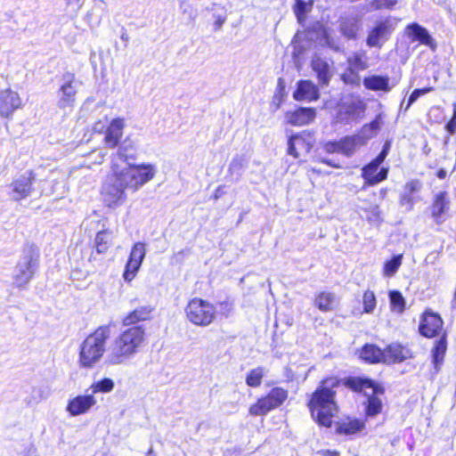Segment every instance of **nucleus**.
Listing matches in <instances>:
<instances>
[{
	"label": "nucleus",
	"mask_w": 456,
	"mask_h": 456,
	"mask_svg": "<svg viewBox=\"0 0 456 456\" xmlns=\"http://www.w3.org/2000/svg\"><path fill=\"white\" fill-rule=\"evenodd\" d=\"M146 255V247L142 242H136L132 247L128 261L126 265L123 278L126 281L130 282L136 276L141 265Z\"/></svg>",
	"instance_id": "12"
},
{
	"label": "nucleus",
	"mask_w": 456,
	"mask_h": 456,
	"mask_svg": "<svg viewBox=\"0 0 456 456\" xmlns=\"http://www.w3.org/2000/svg\"><path fill=\"white\" fill-rule=\"evenodd\" d=\"M364 428V423L358 419H350L338 423L337 432L345 435H354Z\"/></svg>",
	"instance_id": "35"
},
{
	"label": "nucleus",
	"mask_w": 456,
	"mask_h": 456,
	"mask_svg": "<svg viewBox=\"0 0 456 456\" xmlns=\"http://www.w3.org/2000/svg\"><path fill=\"white\" fill-rule=\"evenodd\" d=\"M397 0H374L371 2L370 5L372 8L378 10L382 8H392L395 4H396Z\"/></svg>",
	"instance_id": "47"
},
{
	"label": "nucleus",
	"mask_w": 456,
	"mask_h": 456,
	"mask_svg": "<svg viewBox=\"0 0 456 456\" xmlns=\"http://www.w3.org/2000/svg\"><path fill=\"white\" fill-rule=\"evenodd\" d=\"M78 86L79 83L73 73L63 75L62 84L57 91L56 105L59 109L65 110L74 107Z\"/></svg>",
	"instance_id": "10"
},
{
	"label": "nucleus",
	"mask_w": 456,
	"mask_h": 456,
	"mask_svg": "<svg viewBox=\"0 0 456 456\" xmlns=\"http://www.w3.org/2000/svg\"><path fill=\"white\" fill-rule=\"evenodd\" d=\"M387 153L386 152V151H381V152L373 160L380 166L387 158Z\"/></svg>",
	"instance_id": "53"
},
{
	"label": "nucleus",
	"mask_w": 456,
	"mask_h": 456,
	"mask_svg": "<svg viewBox=\"0 0 456 456\" xmlns=\"http://www.w3.org/2000/svg\"><path fill=\"white\" fill-rule=\"evenodd\" d=\"M446 128L451 134H454L456 131V103H454L453 117L452 120L446 125Z\"/></svg>",
	"instance_id": "50"
},
{
	"label": "nucleus",
	"mask_w": 456,
	"mask_h": 456,
	"mask_svg": "<svg viewBox=\"0 0 456 456\" xmlns=\"http://www.w3.org/2000/svg\"><path fill=\"white\" fill-rule=\"evenodd\" d=\"M348 67L357 71L365 70L368 68V56L364 50L352 53L347 58Z\"/></svg>",
	"instance_id": "33"
},
{
	"label": "nucleus",
	"mask_w": 456,
	"mask_h": 456,
	"mask_svg": "<svg viewBox=\"0 0 456 456\" xmlns=\"http://www.w3.org/2000/svg\"><path fill=\"white\" fill-rule=\"evenodd\" d=\"M432 87H426V88H422V89H415L411 94L410 95L409 99H408V102H407V105H406V110L414 102L417 101V99L419 97H420L421 95H424L429 92L432 91Z\"/></svg>",
	"instance_id": "46"
},
{
	"label": "nucleus",
	"mask_w": 456,
	"mask_h": 456,
	"mask_svg": "<svg viewBox=\"0 0 456 456\" xmlns=\"http://www.w3.org/2000/svg\"><path fill=\"white\" fill-rule=\"evenodd\" d=\"M121 39L124 40V41H127L128 40V35L126 33H123L121 35Z\"/></svg>",
	"instance_id": "60"
},
{
	"label": "nucleus",
	"mask_w": 456,
	"mask_h": 456,
	"mask_svg": "<svg viewBox=\"0 0 456 456\" xmlns=\"http://www.w3.org/2000/svg\"><path fill=\"white\" fill-rule=\"evenodd\" d=\"M297 101H315L319 98V91L316 86L308 80H302L297 83V88L293 94Z\"/></svg>",
	"instance_id": "22"
},
{
	"label": "nucleus",
	"mask_w": 456,
	"mask_h": 456,
	"mask_svg": "<svg viewBox=\"0 0 456 456\" xmlns=\"http://www.w3.org/2000/svg\"><path fill=\"white\" fill-rule=\"evenodd\" d=\"M383 352L385 353L384 362L386 363L403 362L408 357V350L398 344L388 346Z\"/></svg>",
	"instance_id": "30"
},
{
	"label": "nucleus",
	"mask_w": 456,
	"mask_h": 456,
	"mask_svg": "<svg viewBox=\"0 0 456 456\" xmlns=\"http://www.w3.org/2000/svg\"><path fill=\"white\" fill-rule=\"evenodd\" d=\"M384 354L383 350L375 345L367 344L361 351V358L370 363L384 362Z\"/></svg>",
	"instance_id": "32"
},
{
	"label": "nucleus",
	"mask_w": 456,
	"mask_h": 456,
	"mask_svg": "<svg viewBox=\"0 0 456 456\" xmlns=\"http://www.w3.org/2000/svg\"><path fill=\"white\" fill-rule=\"evenodd\" d=\"M312 6L313 0H296L293 11L299 23L303 24L305 20L306 13L311 11Z\"/></svg>",
	"instance_id": "37"
},
{
	"label": "nucleus",
	"mask_w": 456,
	"mask_h": 456,
	"mask_svg": "<svg viewBox=\"0 0 456 456\" xmlns=\"http://www.w3.org/2000/svg\"><path fill=\"white\" fill-rule=\"evenodd\" d=\"M393 30L394 27L389 19L378 22L368 34L366 39L367 45L381 48L384 43L388 40Z\"/></svg>",
	"instance_id": "13"
},
{
	"label": "nucleus",
	"mask_w": 456,
	"mask_h": 456,
	"mask_svg": "<svg viewBox=\"0 0 456 456\" xmlns=\"http://www.w3.org/2000/svg\"><path fill=\"white\" fill-rule=\"evenodd\" d=\"M363 310L365 313H372L376 307V297L374 292L371 290H367L363 294L362 298Z\"/></svg>",
	"instance_id": "44"
},
{
	"label": "nucleus",
	"mask_w": 456,
	"mask_h": 456,
	"mask_svg": "<svg viewBox=\"0 0 456 456\" xmlns=\"http://www.w3.org/2000/svg\"><path fill=\"white\" fill-rule=\"evenodd\" d=\"M221 190H222L221 186L217 187V189L216 190V192H215V195H214V199L215 200H217L219 198L220 193H221Z\"/></svg>",
	"instance_id": "59"
},
{
	"label": "nucleus",
	"mask_w": 456,
	"mask_h": 456,
	"mask_svg": "<svg viewBox=\"0 0 456 456\" xmlns=\"http://www.w3.org/2000/svg\"><path fill=\"white\" fill-rule=\"evenodd\" d=\"M405 33L413 42L418 41L432 50H435L436 47V43L428 29L418 23L409 24L405 28Z\"/></svg>",
	"instance_id": "18"
},
{
	"label": "nucleus",
	"mask_w": 456,
	"mask_h": 456,
	"mask_svg": "<svg viewBox=\"0 0 456 456\" xmlns=\"http://www.w3.org/2000/svg\"><path fill=\"white\" fill-rule=\"evenodd\" d=\"M337 304L336 295L332 292L322 291L314 298V305L322 312L333 311Z\"/></svg>",
	"instance_id": "31"
},
{
	"label": "nucleus",
	"mask_w": 456,
	"mask_h": 456,
	"mask_svg": "<svg viewBox=\"0 0 456 456\" xmlns=\"http://www.w3.org/2000/svg\"><path fill=\"white\" fill-rule=\"evenodd\" d=\"M104 157H105V154H102V153H101V159H100V161H99L100 163L103 160Z\"/></svg>",
	"instance_id": "62"
},
{
	"label": "nucleus",
	"mask_w": 456,
	"mask_h": 456,
	"mask_svg": "<svg viewBox=\"0 0 456 456\" xmlns=\"http://www.w3.org/2000/svg\"><path fill=\"white\" fill-rule=\"evenodd\" d=\"M323 149L328 153H340L339 141L328 142L324 144Z\"/></svg>",
	"instance_id": "48"
},
{
	"label": "nucleus",
	"mask_w": 456,
	"mask_h": 456,
	"mask_svg": "<svg viewBox=\"0 0 456 456\" xmlns=\"http://www.w3.org/2000/svg\"><path fill=\"white\" fill-rule=\"evenodd\" d=\"M110 327L102 325L89 334L80 344L78 364L84 369L94 368L107 354Z\"/></svg>",
	"instance_id": "4"
},
{
	"label": "nucleus",
	"mask_w": 456,
	"mask_h": 456,
	"mask_svg": "<svg viewBox=\"0 0 456 456\" xmlns=\"http://www.w3.org/2000/svg\"><path fill=\"white\" fill-rule=\"evenodd\" d=\"M35 177L31 171L27 172L18 178L14 179L11 183L12 198L15 201H20L28 197L33 190L32 184Z\"/></svg>",
	"instance_id": "15"
},
{
	"label": "nucleus",
	"mask_w": 456,
	"mask_h": 456,
	"mask_svg": "<svg viewBox=\"0 0 456 456\" xmlns=\"http://www.w3.org/2000/svg\"><path fill=\"white\" fill-rule=\"evenodd\" d=\"M112 232L109 230H103L97 232L95 236V248L98 254H103L108 251L111 244Z\"/></svg>",
	"instance_id": "34"
},
{
	"label": "nucleus",
	"mask_w": 456,
	"mask_h": 456,
	"mask_svg": "<svg viewBox=\"0 0 456 456\" xmlns=\"http://www.w3.org/2000/svg\"><path fill=\"white\" fill-rule=\"evenodd\" d=\"M443 321L438 314L426 312L419 325V332L427 338L436 336L442 329Z\"/></svg>",
	"instance_id": "20"
},
{
	"label": "nucleus",
	"mask_w": 456,
	"mask_h": 456,
	"mask_svg": "<svg viewBox=\"0 0 456 456\" xmlns=\"http://www.w3.org/2000/svg\"><path fill=\"white\" fill-rule=\"evenodd\" d=\"M364 138L359 134L346 136L339 141L340 153L350 157L357 148L364 145Z\"/></svg>",
	"instance_id": "26"
},
{
	"label": "nucleus",
	"mask_w": 456,
	"mask_h": 456,
	"mask_svg": "<svg viewBox=\"0 0 456 456\" xmlns=\"http://www.w3.org/2000/svg\"><path fill=\"white\" fill-rule=\"evenodd\" d=\"M145 337V329L142 326L126 329L111 342L104 357V363L109 366L126 363L142 347Z\"/></svg>",
	"instance_id": "2"
},
{
	"label": "nucleus",
	"mask_w": 456,
	"mask_h": 456,
	"mask_svg": "<svg viewBox=\"0 0 456 456\" xmlns=\"http://www.w3.org/2000/svg\"><path fill=\"white\" fill-rule=\"evenodd\" d=\"M50 396V390L47 387L40 386L34 387L32 390V395L28 403H37L43 400L47 399Z\"/></svg>",
	"instance_id": "42"
},
{
	"label": "nucleus",
	"mask_w": 456,
	"mask_h": 456,
	"mask_svg": "<svg viewBox=\"0 0 456 456\" xmlns=\"http://www.w3.org/2000/svg\"><path fill=\"white\" fill-rule=\"evenodd\" d=\"M338 385L335 379L322 381V386L312 395L308 403L313 418L323 427H330L332 419L338 411L335 403V392L330 388Z\"/></svg>",
	"instance_id": "3"
},
{
	"label": "nucleus",
	"mask_w": 456,
	"mask_h": 456,
	"mask_svg": "<svg viewBox=\"0 0 456 456\" xmlns=\"http://www.w3.org/2000/svg\"><path fill=\"white\" fill-rule=\"evenodd\" d=\"M316 117V110L314 108H298L285 113V121L292 126H305L313 122Z\"/></svg>",
	"instance_id": "19"
},
{
	"label": "nucleus",
	"mask_w": 456,
	"mask_h": 456,
	"mask_svg": "<svg viewBox=\"0 0 456 456\" xmlns=\"http://www.w3.org/2000/svg\"><path fill=\"white\" fill-rule=\"evenodd\" d=\"M347 386L356 392H363L367 397L366 414L367 416H376L381 412L382 400L379 395L384 394V388L375 385L370 379L362 378H350L346 381Z\"/></svg>",
	"instance_id": "6"
},
{
	"label": "nucleus",
	"mask_w": 456,
	"mask_h": 456,
	"mask_svg": "<svg viewBox=\"0 0 456 456\" xmlns=\"http://www.w3.org/2000/svg\"><path fill=\"white\" fill-rule=\"evenodd\" d=\"M185 313L188 320L193 324L208 326L215 318L216 309L208 301L195 297L188 303Z\"/></svg>",
	"instance_id": "8"
},
{
	"label": "nucleus",
	"mask_w": 456,
	"mask_h": 456,
	"mask_svg": "<svg viewBox=\"0 0 456 456\" xmlns=\"http://www.w3.org/2000/svg\"><path fill=\"white\" fill-rule=\"evenodd\" d=\"M312 68L317 74L319 81L327 85L331 77L330 63L325 59L316 55L312 60Z\"/></svg>",
	"instance_id": "24"
},
{
	"label": "nucleus",
	"mask_w": 456,
	"mask_h": 456,
	"mask_svg": "<svg viewBox=\"0 0 456 456\" xmlns=\"http://www.w3.org/2000/svg\"><path fill=\"white\" fill-rule=\"evenodd\" d=\"M379 165L372 160L362 169V176L368 185H375L387 179L388 169L382 167L377 172Z\"/></svg>",
	"instance_id": "21"
},
{
	"label": "nucleus",
	"mask_w": 456,
	"mask_h": 456,
	"mask_svg": "<svg viewBox=\"0 0 456 456\" xmlns=\"http://www.w3.org/2000/svg\"><path fill=\"white\" fill-rule=\"evenodd\" d=\"M366 110V103L358 94H348L341 99L338 106L336 122L349 124L360 118Z\"/></svg>",
	"instance_id": "7"
},
{
	"label": "nucleus",
	"mask_w": 456,
	"mask_h": 456,
	"mask_svg": "<svg viewBox=\"0 0 456 456\" xmlns=\"http://www.w3.org/2000/svg\"><path fill=\"white\" fill-rule=\"evenodd\" d=\"M312 144L306 141L304 134L291 135L288 142V153L298 158L302 152H308Z\"/></svg>",
	"instance_id": "23"
},
{
	"label": "nucleus",
	"mask_w": 456,
	"mask_h": 456,
	"mask_svg": "<svg viewBox=\"0 0 456 456\" xmlns=\"http://www.w3.org/2000/svg\"><path fill=\"white\" fill-rule=\"evenodd\" d=\"M357 70L352 69L349 67L342 75V80L348 85H356L358 86L361 81V77L358 75Z\"/></svg>",
	"instance_id": "45"
},
{
	"label": "nucleus",
	"mask_w": 456,
	"mask_h": 456,
	"mask_svg": "<svg viewBox=\"0 0 456 456\" xmlns=\"http://www.w3.org/2000/svg\"><path fill=\"white\" fill-rule=\"evenodd\" d=\"M322 452L325 456H340L339 452L337 451L325 450L322 451Z\"/></svg>",
	"instance_id": "54"
},
{
	"label": "nucleus",
	"mask_w": 456,
	"mask_h": 456,
	"mask_svg": "<svg viewBox=\"0 0 456 456\" xmlns=\"http://www.w3.org/2000/svg\"><path fill=\"white\" fill-rule=\"evenodd\" d=\"M134 159L132 154L128 153L127 147L121 145L118 148V151L111 157L110 170L113 171L114 164L121 167H130L134 171L140 174H145L147 172H152V179L155 177L157 173V167L155 165L151 163L143 164H131L130 160Z\"/></svg>",
	"instance_id": "11"
},
{
	"label": "nucleus",
	"mask_w": 456,
	"mask_h": 456,
	"mask_svg": "<svg viewBox=\"0 0 456 456\" xmlns=\"http://www.w3.org/2000/svg\"><path fill=\"white\" fill-rule=\"evenodd\" d=\"M22 107V100L19 94L12 89L0 91V116L12 118L14 111Z\"/></svg>",
	"instance_id": "14"
},
{
	"label": "nucleus",
	"mask_w": 456,
	"mask_h": 456,
	"mask_svg": "<svg viewBox=\"0 0 456 456\" xmlns=\"http://www.w3.org/2000/svg\"><path fill=\"white\" fill-rule=\"evenodd\" d=\"M419 189V183L418 181H411L406 183L404 191L412 195V193Z\"/></svg>",
	"instance_id": "49"
},
{
	"label": "nucleus",
	"mask_w": 456,
	"mask_h": 456,
	"mask_svg": "<svg viewBox=\"0 0 456 456\" xmlns=\"http://www.w3.org/2000/svg\"><path fill=\"white\" fill-rule=\"evenodd\" d=\"M382 115L379 114L374 120L370 123L364 125L359 134L360 136L364 138V143L372 138L380 129Z\"/></svg>",
	"instance_id": "36"
},
{
	"label": "nucleus",
	"mask_w": 456,
	"mask_h": 456,
	"mask_svg": "<svg viewBox=\"0 0 456 456\" xmlns=\"http://www.w3.org/2000/svg\"><path fill=\"white\" fill-rule=\"evenodd\" d=\"M322 163L324 164H327L328 166H330V167H336V168H338L340 167L339 165L332 162L331 160L328 159H322L321 160Z\"/></svg>",
	"instance_id": "55"
},
{
	"label": "nucleus",
	"mask_w": 456,
	"mask_h": 456,
	"mask_svg": "<svg viewBox=\"0 0 456 456\" xmlns=\"http://www.w3.org/2000/svg\"><path fill=\"white\" fill-rule=\"evenodd\" d=\"M390 142H386L384 146H383V149L382 151H386V152L388 154V151L390 150Z\"/></svg>",
	"instance_id": "58"
},
{
	"label": "nucleus",
	"mask_w": 456,
	"mask_h": 456,
	"mask_svg": "<svg viewBox=\"0 0 456 456\" xmlns=\"http://www.w3.org/2000/svg\"><path fill=\"white\" fill-rule=\"evenodd\" d=\"M153 308L151 305L139 306L130 312L124 319V325H134L139 322L149 320L151 316Z\"/></svg>",
	"instance_id": "27"
},
{
	"label": "nucleus",
	"mask_w": 456,
	"mask_h": 456,
	"mask_svg": "<svg viewBox=\"0 0 456 456\" xmlns=\"http://www.w3.org/2000/svg\"><path fill=\"white\" fill-rule=\"evenodd\" d=\"M102 128H103V125L101 122L96 123L94 125V131H99L100 132Z\"/></svg>",
	"instance_id": "57"
},
{
	"label": "nucleus",
	"mask_w": 456,
	"mask_h": 456,
	"mask_svg": "<svg viewBox=\"0 0 456 456\" xmlns=\"http://www.w3.org/2000/svg\"><path fill=\"white\" fill-rule=\"evenodd\" d=\"M39 249L34 244H27L15 266L13 281L18 288H25L33 278L39 262Z\"/></svg>",
	"instance_id": "5"
},
{
	"label": "nucleus",
	"mask_w": 456,
	"mask_h": 456,
	"mask_svg": "<svg viewBox=\"0 0 456 456\" xmlns=\"http://www.w3.org/2000/svg\"><path fill=\"white\" fill-rule=\"evenodd\" d=\"M288 398V391L282 387L273 388L266 396L257 400L249 407V414L252 416H263L270 411L281 406Z\"/></svg>",
	"instance_id": "9"
},
{
	"label": "nucleus",
	"mask_w": 456,
	"mask_h": 456,
	"mask_svg": "<svg viewBox=\"0 0 456 456\" xmlns=\"http://www.w3.org/2000/svg\"><path fill=\"white\" fill-rule=\"evenodd\" d=\"M389 299L391 308L398 313H403L405 309V299L402 293L397 290H391L389 292Z\"/></svg>",
	"instance_id": "40"
},
{
	"label": "nucleus",
	"mask_w": 456,
	"mask_h": 456,
	"mask_svg": "<svg viewBox=\"0 0 456 456\" xmlns=\"http://www.w3.org/2000/svg\"><path fill=\"white\" fill-rule=\"evenodd\" d=\"M446 351V341L444 338H441L436 344L434 349L432 350L433 362L435 364L436 369H438V366L442 363L444 360V356Z\"/></svg>",
	"instance_id": "38"
},
{
	"label": "nucleus",
	"mask_w": 456,
	"mask_h": 456,
	"mask_svg": "<svg viewBox=\"0 0 456 456\" xmlns=\"http://www.w3.org/2000/svg\"><path fill=\"white\" fill-rule=\"evenodd\" d=\"M93 394L98 392L109 393L114 388V382L109 378H105L100 381L94 383L91 387Z\"/></svg>",
	"instance_id": "43"
},
{
	"label": "nucleus",
	"mask_w": 456,
	"mask_h": 456,
	"mask_svg": "<svg viewBox=\"0 0 456 456\" xmlns=\"http://www.w3.org/2000/svg\"><path fill=\"white\" fill-rule=\"evenodd\" d=\"M96 403L94 395H77L69 400L66 411L72 416H79L86 413Z\"/></svg>",
	"instance_id": "16"
},
{
	"label": "nucleus",
	"mask_w": 456,
	"mask_h": 456,
	"mask_svg": "<svg viewBox=\"0 0 456 456\" xmlns=\"http://www.w3.org/2000/svg\"><path fill=\"white\" fill-rule=\"evenodd\" d=\"M449 205L450 202L445 191H441L436 196L432 205V216L437 224L444 220V215L448 211Z\"/></svg>",
	"instance_id": "25"
},
{
	"label": "nucleus",
	"mask_w": 456,
	"mask_h": 456,
	"mask_svg": "<svg viewBox=\"0 0 456 456\" xmlns=\"http://www.w3.org/2000/svg\"><path fill=\"white\" fill-rule=\"evenodd\" d=\"M329 45L332 48H334L336 51H338L339 50V47L338 46H335L333 45H331L330 43H329Z\"/></svg>",
	"instance_id": "61"
},
{
	"label": "nucleus",
	"mask_w": 456,
	"mask_h": 456,
	"mask_svg": "<svg viewBox=\"0 0 456 456\" xmlns=\"http://www.w3.org/2000/svg\"><path fill=\"white\" fill-rule=\"evenodd\" d=\"M403 255L395 256L391 260L387 261L384 265L383 275L393 276L402 265Z\"/></svg>",
	"instance_id": "41"
},
{
	"label": "nucleus",
	"mask_w": 456,
	"mask_h": 456,
	"mask_svg": "<svg viewBox=\"0 0 456 456\" xmlns=\"http://www.w3.org/2000/svg\"><path fill=\"white\" fill-rule=\"evenodd\" d=\"M339 28L341 34L347 39H354L360 28V20L357 17L341 18Z\"/></svg>",
	"instance_id": "28"
},
{
	"label": "nucleus",
	"mask_w": 456,
	"mask_h": 456,
	"mask_svg": "<svg viewBox=\"0 0 456 456\" xmlns=\"http://www.w3.org/2000/svg\"><path fill=\"white\" fill-rule=\"evenodd\" d=\"M265 370L262 367L252 369L246 377V384L248 387H257L261 385Z\"/></svg>",
	"instance_id": "39"
},
{
	"label": "nucleus",
	"mask_w": 456,
	"mask_h": 456,
	"mask_svg": "<svg viewBox=\"0 0 456 456\" xmlns=\"http://www.w3.org/2000/svg\"><path fill=\"white\" fill-rule=\"evenodd\" d=\"M152 180V172L140 174L130 167H121L114 164L102 184L101 197L105 207L116 209L126 200V191H137Z\"/></svg>",
	"instance_id": "1"
},
{
	"label": "nucleus",
	"mask_w": 456,
	"mask_h": 456,
	"mask_svg": "<svg viewBox=\"0 0 456 456\" xmlns=\"http://www.w3.org/2000/svg\"><path fill=\"white\" fill-rule=\"evenodd\" d=\"M401 204L402 205H408L409 209L412 208V197L411 194L408 192H403L401 196Z\"/></svg>",
	"instance_id": "51"
},
{
	"label": "nucleus",
	"mask_w": 456,
	"mask_h": 456,
	"mask_svg": "<svg viewBox=\"0 0 456 456\" xmlns=\"http://www.w3.org/2000/svg\"><path fill=\"white\" fill-rule=\"evenodd\" d=\"M447 173L444 169H440L438 172H437V176L438 178L440 179H444L445 176H446Z\"/></svg>",
	"instance_id": "56"
},
{
	"label": "nucleus",
	"mask_w": 456,
	"mask_h": 456,
	"mask_svg": "<svg viewBox=\"0 0 456 456\" xmlns=\"http://www.w3.org/2000/svg\"><path fill=\"white\" fill-rule=\"evenodd\" d=\"M125 119L116 118L112 119L106 128L103 142L107 148L114 149L118 146L123 136Z\"/></svg>",
	"instance_id": "17"
},
{
	"label": "nucleus",
	"mask_w": 456,
	"mask_h": 456,
	"mask_svg": "<svg viewBox=\"0 0 456 456\" xmlns=\"http://www.w3.org/2000/svg\"><path fill=\"white\" fill-rule=\"evenodd\" d=\"M390 78L388 77L372 75L363 78V86L366 89L371 91H385L391 90L389 86Z\"/></svg>",
	"instance_id": "29"
},
{
	"label": "nucleus",
	"mask_w": 456,
	"mask_h": 456,
	"mask_svg": "<svg viewBox=\"0 0 456 456\" xmlns=\"http://www.w3.org/2000/svg\"><path fill=\"white\" fill-rule=\"evenodd\" d=\"M281 102H282L281 96L275 95L273 97V102H272V107H273V110L274 111L277 110L281 107Z\"/></svg>",
	"instance_id": "52"
}]
</instances>
